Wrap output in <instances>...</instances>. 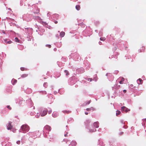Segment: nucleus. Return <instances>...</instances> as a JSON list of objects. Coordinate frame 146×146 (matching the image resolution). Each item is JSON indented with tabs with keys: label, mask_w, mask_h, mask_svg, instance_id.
<instances>
[{
	"label": "nucleus",
	"mask_w": 146,
	"mask_h": 146,
	"mask_svg": "<svg viewBox=\"0 0 146 146\" xmlns=\"http://www.w3.org/2000/svg\"><path fill=\"white\" fill-rule=\"evenodd\" d=\"M123 133V132L121 133V134H122Z\"/></svg>",
	"instance_id": "nucleus-41"
},
{
	"label": "nucleus",
	"mask_w": 146,
	"mask_h": 146,
	"mask_svg": "<svg viewBox=\"0 0 146 146\" xmlns=\"http://www.w3.org/2000/svg\"><path fill=\"white\" fill-rule=\"evenodd\" d=\"M124 78H121V80L119 82V83L120 84H123V81H124Z\"/></svg>",
	"instance_id": "nucleus-12"
},
{
	"label": "nucleus",
	"mask_w": 146,
	"mask_h": 146,
	"mask_svg": "<svg viewBox=\"0 0 146 146\" xmlns=\"http://www.w3.org/2000/svg\"><path fill=\"white\" fill-rule=\"evenodd\" d=\"M76 143L74 141H72L71 143V145H72L73 146H75Z\"/></svg>",
	"instance_id": "nucleus-13"
},
{
	"label": "nucleus",
	"mask_w": 146,
	"mask_h": 146,
	"mask_svg": "<svg viewBox=\"0 0 146 146\" xmlns=\"http://www.w3.org/2000/svg\"><path fill=\"white\" fill-rule=\"evenodd\" d=\"M63 112L64 113H70L71 112V111H63Z\"/></svg>",
	"instance_id": "nucleus-20"
},
{
	"label": "nucleus",
	"mask_w": 146,
	"mask_h": 146,
	"mask_svg": "<svg viewBox=\"0 0 146 146\" xmlns=\"http://www.w3.org/2000/svg\"><path fill=\"white\" fill-rule=\"evenodd\" d=\"M64 72L66 73V75L68 76L69 74L67 70H64Z\"/></svg>",
	"instance_id": "nucleus-18"
},
{
	"label": "nucleus",
	"mask_w": 146,
	"mask_h": 146,
	"mask_svg": "<svg viewBox=\"0 0 146 146\" xmlns=\"http://www.w3.org/2000/svg\"><path fill=\"white\" fill-rule=\"evenodd\" d=\"M65 35V33L64 32H61L60 33V36L61 37H63Z\"/></svg>",
	"instance_id": "nucleus-9"
},
{
	"label": "nucleus",
	"mask_w": 146,
	"mask_h": 146,
	"mask_svg": "<svg viewBox=\"0 0 146 146\" xmlns=\"http://www.w3.org/2000/svg\"><path fill=\"white\" fill-rule=\"evenodd\" d=\"M121 109L123 111H124L126 113L130 111V110L125 106L121 107Z\"/></svg>",
	"instance_id": "nucleus-3"
},
{
	"label": "nucleus",
	"mask_w": 146,
	"mask_h": 146,
	"mask_svg": "<svg viewBox=\"0 0 146 146\" xmlns=\"http://www.w3.org/2000/svg\"><path fill=\"white\" fill-rule=\"evenodd\" d=\"M7 108L10 110H11V108L9 106H7Z\"/></svg>",
	"instance_id": "nucleus-25"
},
{
	"label": "nucleus",
	"mask_w": 146,
	"mask_h": 146,
	"mask_svg": "<svg viewBox=\"0 0 146 146\" xmlns=\"http://www.w3.org/2000/svg\"><path fill=\"white\" fill-rule=\"evenodd\" d=\"M99 43H101V42H99Z\"/></svg>",
	"instance_id": "nucleus-40"
},
{
	"label": "nucleus",
	"mask_w": 146,
	"mask_h": 146,
	"mask_svg": "<svg viewBox=\"0 0 146 146\" xmlns=\"http://www.w3.org/2000/svg\"><path fill=\"white\" fill-rule=\"evenodd\" d=\"M17 144H20V141H18L17 142Z\"/></svg>",
	"instance_id": "nucleus-27"
},
{
	"label": "nucleus",
	"mask_w": 146,
	"mask_h": 146,
	"mask_svg": "<svg viewBox=\"0 0 146 146\" xmlns=\"http://www.w3.org/2000/svg\"><path fill=\"white\" fill-rule=\"evenodd\" d=\"M12 126L11 125V122H9L8 125L7 126V129L8 130H11L12 129Z\"/></svg>",
	"instance_id": "nucleus-5"
},
{
	"label": "nucleus",
	"mask_w": 146,
	"mask_h": 146,
	"mask_svg": "<svg viewBox=\"0 0 146 146\" xmlns=\"http://www.w3.org/2000/svg\"><path fill=\"white\" fill-rule=\"evenodd\" d=\"M51 129V127L48 125H46L44 126V130H46L48 131H50Z\"/></svg>",
	"instance_id": "nucleus-2"
},
{
	"label": "nucleus",
	"mask_w": 146,
	"mask_h": 146,
	"mask_svg": "<svg viewBox=\"0 0 146 146\" xmlns=\"http://www.w3.org/2000/svg\"><path fill=\"white\" fill-rule=\"evenodd\" d=\"M28 76V74H24L22 75L21 77L23 78H24L27 77Z\"/></svg>",
	"instance_id": "nucleus-10"
},
{
	"label": "nucleus",
	"mask_w": 146,
	"mask_h": 146,
	"mask_svg": "<svg viewBox=\"0 0 146 146\" xmlns=\"http://www.w3.org/2000/svg\"><path fill=\"white\" fill-rule=\"evenodd\" d=\"M47 111L46 110L43 111L40 114L41 116H44L47 113Z\"/></svg>",
	"instance_id": "nucleus-4"
},
{
	"label": "nucleus",
	"mask_w": 146,
	"mask_h": 146,
	"mask_svg": "<svg viewBox=\"0 0 146 146\" xmlns=\"http://www.w3.org/2000/svg\"><path fill=\"white\" fill-rule=\"evenodd\" d=\"M52 115H53V116L54 117H56L57 116V115H55L54 114H52Z\"/></svg>",
	"instance_id": "nucleus-28"
},
{
	"label": "nucleus",
	"mask_w": 146,
	"mask_h": 146,
	"mask_svg": "<svg viewBox=\"0 0 146 146\" xmlns=\"http://www.w3.org/2000/svg\"><path fill=\"white\" fill-rule=\"evenodd\" d=\"M43 94H46V92L45 91H44L43 92Z\"/></svg>",
	"instance_id": "nucleus-35"
},
{
	"label": "nucleus",
	"mask_w": 146,
	"mask_h": 146,
	"mask_svg": "<svg viewBox=\"0 0 146 146\" xmlns=\"http://www.w3.org/2000/svg\"><path fill=\"white\" fill-rule=\"evenodd\" d=\"M20 69H21V70L22 71L27 70L26 69H25L23 67H21L20 68Z\"/></svg>",
	"instance_id": "nucleus-19"
},
{
	"label": "nucleus",
	"mask_w": 146,
	"mask_h": 146,
	"mask_svg": "<svg viewBox=\"0 0 146 146\" xmlns=\"http://www.w3.org/2000/svg\"><path fill=\"white\" fill-rule=\"evenodd\" d=\"M98 122H95L94 123V126L95 128H98L99 127Z\"/></svg>",
	"instance_id": "nucleus-6"
},
{
	"label": "nucleus",
	"mask_w": 146,
	"mask_h": 146,
	"mask_svg": "<svg viewBox=\"0 0 146 146\" xmlns=\"http://www.w3.org/2000/svg\"><path fill=\"white\" fill-rule=\"evenodd\" d=\"M143 48L144 49H145V47H143Z\"/></svg>",
	"instance_id": "nucleus-38"
},
{
	"label": "nucleus",
	"mask_w": 146,
	"mask_h": 146,
	"mask_svg": "<svg viewBox=\"0 0 146 146\" xmlns=\"http://www.w3.org/2000/svg\"><path fill=\"white\" fill-rule=\"evenodd\" d=\"M90 103V101H88L87 103L86 104H89Z\"/></svg>",
	"instance_id": "nucleus-31"
},
{
	"label": "nucleus",
	"mask_w": 146,
	"mask_h": 146,
	"mask_svg": "<svg viewBox=\"0 0 146 146\" xmlns=\"http://www.w3.org/2000/svg\"><path fill=\"white\" fill-rule=\"evenodd\" d=\"M87 80L91 82L92 81V79L91 78H88Z\"/></svg>",
	"instance_id": "nucleus-24"
},
{
	"label": "nucleus",
	"mask_w": 146,
	"mask_h": 146,
	"mask_svg": "<svg viewBox=\"0 0 146 146\" xmlns=\"http://www.w3.org/2000/svg\"><path fill=\"white\" fill-rule=\"evenodd\" d=\"M12 81L13 82V85H14L17 82V80H16L15 79H14V80H13Z\"/></svg>",
	"instance_id": "nucleus-15"
},
{
	"label": "nucleus",
	"mask_w": 146,
	"mask_h": 146,
	"mask_svg": "<svg viewBox=\"0 0 146 146\" xmlns=\"http://www.w3.org/2000/svg\"><path fill=\"white\" fill-rule=\"evenodd\" d=\"M99 43H101V42H99Z\"/></svg>",
	"instance_id": "nucleus-39"
},
{
	"label": "nucleus",
	"mask_w": 146,
	"mask_h": 146,
	"mask_svg": "<svg viewBox=\"0 0 146 146\" xmlns=\"http://www.w3.org/2000/svg\"><path fill=\"white\" fill-rule=\"evenodd\" d=\"M16 130V129H13V130L12 131H13V132H15V131Z\"/></svg>",
	"instance_id": "nucleus-30"
},
{
	"label": "nucleus",
	"mask_w": 146,
	"mask_h": 146,
	"mask_svg": "<svg viewBox=\"0 0 146 146\" xmlns=\"http://www.w3.org/2000/svg\"><path fill=\"white\" fill-rule=\"evenodd\" d=\"M34 13H35V14H38L39 13H38V12H34Z\"/></svg>",
	"instance_id": "nucleus-36"
},
{
	"label": "nucleus",
	"mask_w": 146,
	"mask_h": 146,
	"mask_svg": "<svg viewBox=\"0 0 146 146\" xmlns=\"http://www.w3.org/2000/svg\"><path fill=\"white\" fill-rule=\"evenodd\" d=\"M35 18L36 19H40V20L41 19L40 17H39L38 16H35Z\"/></svg>",
	"instance_id": "nucleus-22"
},
{
	"label": "nucleus",
	"mask_w": 146,
	"mask_h": 146,
	"mask_svg": "<svg viewBox=\"0 0 146 146\" xmlns=\"http://www.w3.org/2000/svg\"><path fill=\"white\" fill-rule=\"evenodd\" d=\"M137 81H139V82H140V83H138V84H142V82H143V80L141 79L140 78H139V79L138 80H137Z\"/></svg>",
	"instance_id": "nucleus-11"
},
{
	"label": "nucleus",
	"mask_w": 146,
	"mask_h": 146,
	"mask_svg": "<svg viewBox=\"0 0 146 146\" xmlns=\"http://www.w3.org/2000/svg\"><path fill=\"white\" fill-rule=\"evenodd\" d=\"M100 39L101 41H104L106 40V38L105 37H101Z\"/></svg>",
	"instance_id": "nucleus-16"
},
{
	"label": "nucleus",
	"mask_w": 146,
	"mask_h": 146,
	"mask_svg": "<svg viewBox=\"0 0 146 146\" xmlns=\"http://www.w3.org/2000/svg\"><path fill=\"white\" fill-rule=\"evenodd\" d=\"M68 134V133L67 132H66V134H64V136L66 137H67L68 136V135H67V134Z\"/></svg>",
	"instance_id": "nucleus-26"
},
{
	"label": "nucleus",
	"mask_w": 146,
	"mask_h": 146,
	"mask_svg": "<svg viewBox=\"0 0 146 146\" xmlns=\"http://www.w3.org/2000/svg\"><path fill=\"white\" fill-rule=\"evenodd\" d=\"M85 114H86V115H88V112H85Z\"/></svg>",
	"instance_id": "nucleus-37"
},
{
	"label": "nucleus",
	"mask_w": 146,
	"mask_h": 146,
	"mask_svg": "<svg viewBox=\"0 0 146 146\" xmlns=\"http://www.w3.org/2000/svg\"><path fill=\"white\" fill-rule=\"evenodd\" d=\"M15 41L16 42H19V39H18V38H17V37H16L15 38Z\"/></svg>",
	"instance_id": "nucleus-17"
},
{
	"label": "nucleus",
	"mask_w": 146,
	"mask_h": 146,
	"mask_svg": "<svg viewBox=\"0 0 146 146\" xmlns=\"http://www.w3.org/2000/svg\"><path fill=\"white\" fill-rule=\"evenodd\" d=\"M54 23L55 24H57L58 23V21H54Z\"/></svg>",
	"instance_id": "nucleus-34"
},
{
	"label": "nucleus",
	"mask_w": 146,
	"mask_h": 146,
	"mask_svg": "<svg viewBox=\"0 0 146 146\" xmlns=\"http://www.w3.org/2000/svg\"><path fill=\"white\" fill-rule=\"evenodd\" d=\"M46 47H48V48H50L51 47V45H50V44H47L46 45Z\"/></svg>",
	"instance_id": "nucleus-23"
},
{
	"label": "nucleus",
	"mask_w": 146,
	"mask_h": 146,
	"mask_svg": "<svg viewBox=\"0 0 146 146\" xmlns=\"http://www.w3.org/2000/svg\"><path fill=\"white\" fill-rule=\"evenodd\" d=\"M121 112L117 110L116 111V115L117 116H118L121 113Z\"/></svg>",
	"instance_id": "nucleus-14"
},
{
	"label": "nucleus",
	"mask_w": 146,
	"mask_h": 146,
	"mask_svg": "<svg viewBox=\"0 0 146 146\" xmlns=\"http://www.w3.org/2000/svg\"><path fill=\"white\" fill-rule=\"evenodd\" d=\"M123 92L124 93H125L126 92V90H123Z\"/></svg>",
	"instance_id": "nucleus-33"
},
{
	"label": "nucleus",
	"mask_w": 146,
	"mask_h": 146,
	"mask_svg": "<svg viewBox=\"0 0 146 146\" xmlns=\"http://www.w3.org/2000/svg\"><path fill=\"white\" fill-rule=\"evenodd\" d=\"M76 9L77 10L79 11L80 9V6L79 5H76Z\"/></svg>",
	"instance_id": "nucleus-8"
},
{
	"label": "nucleus",
	"mask_w": 146,
	"mask_h": 146,
	"mask_svg": "<svg viewBox=\"0 0 146 146\" xmlns=\"http://www.w3.org/2000/svg\"><path fill=\"white\" fill-rule=\"evenodd\" d=\"M86 110L88 111H90V109L89 108H88L86 109Z\"/></svg>",
	"instance_id": "nucleus-29"
},
{
	"label": "nucleus",
	"mask_w": 146,
	"mask_h": 146,
	"mask_svg": "<svg viewBox=\"0 0 146 146\" xmlns=\"http://www.w3.org/2000/svg\"><path fill=\"white\" fill-rule=\"evenodd\" d=\"M40 116V115H36V117H37V118H38Z\"/></svg>",
	"instance_id": "nucleus-32"
},
{
	"label": "nucleus",
	"mask_w": 146,
	"mask_h": 146,
	"mask_svg": "<svg viewBox=\"0 0 146 146\" xmlns=\"http://www.w3.org/2000/svg\"><path fill=\"white\" fill-rule=\"evenodd\" d=\"M22 130L23 132H27L29 129V127L27 124L23 125L21 127Z\"/></svg>",
	"instance_id": "nucleus-1"
},
{
	"label": "nucleus",
	"mask_w": 146,
	"mask_h": 146,
	"mask_svg": "<svg viewBox=\"0 0 146 146\" xmlns=\"http://www.w3.org/2000/svg\"><path fill=\"white\" fill-rule=\"evenodd\" d=\"M12 42L11 41V40H9V41H7L6 42V43L7 44H11L12 43Z\"/></svg>",
	"instance_id": "nucleus-21"
},
{
	"label": "nucleus",
	"mask_w": 146,
	"mask_h": 146,
	"mask_svg": "<svg viewBox=\"0 0 146 146\" xmlns=\"http://www.w3.org/2000/svg\"><path fill=\"white\" fill-rule=\"evenodd\" d=\"M90 131L91 132H93L96 131V129H94V127L91 128L90 129Z\"/></svg>",
	"instance_id": "nucleus-7"
}]
</instances>
